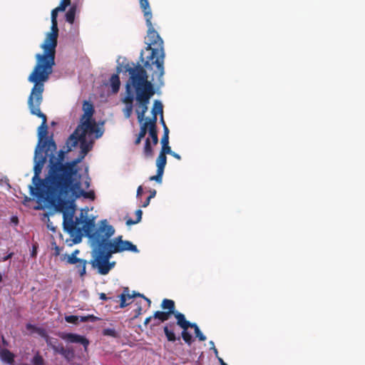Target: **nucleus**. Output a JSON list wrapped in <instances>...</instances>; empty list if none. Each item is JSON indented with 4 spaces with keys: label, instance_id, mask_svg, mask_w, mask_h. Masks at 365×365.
<instances>
[{
    "label": "nucleus",
    "instance_id": "1",
    "mask_svg": "<svg viewBox=\"0 0 365 365\" xmlns=\"http://www.w3.org/2000/svg\"><path fill=\"white\" fill-rule=\"evenodd\" d=\"M125 69L129 74V78L125 84V96L121 98L122 103L125 105L123 113L126 118H129L132 115L135 100V113L138 123H141L148 110L150 100L155 93L154 84L148 79L147 71L141 64L138 63L133 67L127 64Z\"/></svg>",
    "mask_w": 365,
    "mask_h": 365
},
{
    "label": "nucleus",
    "instance_id": "2",
    "mask_svg": "<svg viewBox=\"0 0 365 365\" xmlns=\"http://www.w3.org/2000/svg\"><path fill=\"white\" fill-rule=\"evenodd\" d=\"M114 233V227L109 225L106 220L101 221L99 232L96 235V240L93 246L94 259L92 264L98 269V272L101 274H107L115 265L114 262H109L113 254L125 251L139 252L136 245L130 241L123 240L121 235L110 240Z\"/></svg>",
    "mask_w": 365,
    "mask_h": 365
},
{
    "label": "nucleus",
    "instance_id": "3",
    "mask_svg": "<svg viewBox=\"0 0 365 365\" xmlns=\"http://www.w3.org/2000/svg\"><path fill=\"white\" fill-rule=\"evenodd\" d=\"M41 147L48 158L47 173L44 178V185L48 194L72 176L78 175L77 164L81 159L65 161L66 153L69 152L67 148L60 150L56 156L57 146L53 138H46Z\"/></svg>",
    "mask_w": 365,
    "mask_h": 365
},
{
    "label": "nucleus",
    "instance_id": "4",
    "mask_svg": "<svg viewBox=\"0 0 365 365\" xmlns=\"http://www.w3.org/2000/svg\"><path fill=\"white\" fill-rule=\"evenodd\" d=\"M148 26V43L145 47L146 51H150V54L147 57L145 61L143 58V51H141L140 59L143 65H141L145 70L152 71L153 81L156 77L158 81L163 84V77L165 73L164 61H165V51L163 46V41L155 30L151 20L145 21Z\"/></svg>",
    "mask_w": 365,
    "mask_h": 365
},
{
    "label": "nucleus",
    "instance_id": "5",
    "mask_svg": "<svg viewBox=\"0 0 365 365\" xmlns=\"http://www.w3.org/2000/svg\"><path fill=\"white\" fill-rule=\"evenodd\" d=\"M58 21H51V32L48 33L41 46L43 53L36 55V64L29 77L33 81H48L55 65L56 48L58 44Z\"/></svg>",
    "mask_w": 365,
    "mask_h": 365
},
{
    "label": "nucleus",
    "instance_id": "6",
    "mask_svg": "<svg viewBox=\"0 0 365 365\" xmlns=\"http://www.w3.org/2000/svg\"><path fill=\"white\" fill-rule=\"evenodd\" d=\"M48 203L56 211H63L68 202L81 197L93 200L95 192L93 190L85 191L81 188V182L77 175H73L66 182L48 194Z\"/></svg>",
    "mask_w": 365,
    "mask_h": 365
},
{
    "label": "nucleus",
    "instance_id": "7",
    "mask_svg": "<svg viewBox=\"0 0 365 365\" xmlns=\"http://www.w3.org/2000/svg\"><path fill=\"white\" fill-rule=\"evenodd\" d=\"M63 212V229L71 236L81 237L84 234L91 241L92 247L93 246L96 239V235L99 232V227L95 230L94 218H86L83 212H81L80 217H76L73 220V212Z\"/></svg>",
    "mask_w": 365,
    "mask_h": 365
},
{
    "label": "nucleus",
    "instance_id": "8",
    "mask_svg": "<svg viewBox=\"0 0 365 365\" xmlns=\"http://www.w3.org/2000/svg\"><path fill=\"white\" fill-rule=\"evenodd\" d=\"M28 81L34 83L30 95L28 98V106L32 115H36L41 118L42 122L38 129V137L39 148L43 144L46 138H52V137H46L48 133L47 118L46 115L41 111L40 106L43 102V93L44 91V83L48 81L36 80L32 81L28 77Z\"/></svg>",
    "mask_w": 365,
    "mask_h": 365
},
{
    "label": "nucleus",
    "instance_id": "9",
    "mask_svg": "<svg viewBox=\"0 0 365 365\" xmlns=\"http://www.w3.org/2000/svg\"><path fill=\"white\" fill-rule=\"evenodd\" d=\"M47 156L44 153V150L39 145H37L35 149L34 161L35 165L34 167V176L32 178L33 183L35 187L30 186L31 193L36 195L38 198L45 199L48 202V195L46 192V188L44 185V179H41L39 175L41 173L43 167L47 160Z\"/></svg>",
    "mask_w": 365,
    "mask_h": 365
},
{
    "label": "nucleus",
    "instance_id": "10",
    "mask_svg": "<svg viewBox=\"0 0 365 365\" xmlns=\"http://www.w3.org/2000/svg\"><path fill=\"white\" fill-rule=\"evenodd\" d=\"M87 134L88 135H94L95 138L97 139L96 131H90L89 129L86 128H81L78 130V128H76L66 142L67 151H71L72 148L76 147L78 143L80 142L81 156L78 159H81V160L87 155L93 147V140H87Z\"/></svg>",
    "mask_w": 365,
    "mask_h": 365
},
{
    "label": "nucleus",
    "instance_id": "11",
    "mask_svg": "<svg viewBox=\"0 0 365 365\" xmlns=\"http://www.w3.org/2000/svg\"><path fill=\"white\" fill-rule=\"evenodd\" d=\"M83 114L81 118L80 124L77 126L78 130L81 128L89 129L90 131L96 132V138H99L103 135V131L98 127L96 122L93 119L95 112L93 105L87 101H84L83 103Z\"/></svg>",
    "mask_w": 365,
    "mask_h": 365
},
{
    "label": "nucleus",
    "instance_id": "12",
    "mask_svg": "<svg viewBox=\"0 0 365 365\" xmlns=\"http://www.w3.org/2000/svg\"><path fill=\"white\" fill-rule=\"evenodd\" d=\"M79 253L78 250H74L71 255H66L65 259L66 262L70 264H76L78 272L81 277H83L86 274V267L87 262L85 259L78 258L76 255Z\"/></svg>",
    "mask_w": 365,
    "mask_h": 365
},
{
    "label": "nucleus",
    "instance_id": "13",
    "mask_svg": "<svg viewBox=\"0 0 365 365\" xmlns=\"http://www.w3.org/2000/svg\"><path fill=\"white\" fill-rule=\"evenodd\" d=\"M59 336L66 342L82 344L85 350L89 344V341L85 336L77 334L62 332Z\"/></svg>",
    "mask_w": 365,
    "mask_h": 365
},
{
    "label": "nucleus",
    "instance_id": "14",
    "mask_svg": "<svg viewBox=\"0 0 365 365\" xmlns=\"http://www.w3.org/2000/svg\"><path fill=\"white\" fill-rule=\"evenodd\" d=\"M26 327V329L29 331L31 333H36L42 338H43L46 340L48 345H51V339L49 337L46 331L43 328L36 327L31 324H27Z\"/></svg>",
    "mask_w": 365,
    "mask_h": 365
},
{
    "label": "nucleus",
    "instance_id": "15",
    "mask_svg": "<svg viewBox=\"0 0 365 365\" xmlns=\"http://www.w3.org/2000/svg\"><path fill=\"white\" fill-rule=\"evenodd\" d=\"M116 71L117 73L113 74L109 80L113 93H117L120 86V81L118 75L121 72V67L118 66Z\"/></svg>",
    "mask_w": 365,
    "mask_h": 365
},
{
    "label": "nucleus",
    "instance_id": "16",
    "mask_svg": "<svg viewBox=\"0 0 365 365\" xmlns=\"http://www.w3.org/2000/svg\"><path fill=\"white\" fill-rule=\"evenodd\" d=\"M140 6L143 10L145 21L151 20L152 12L148 0H140Z\"/></svg>",
    "mask_w": 365,
    "mask_h": 365
},
{
    "label": "nucleus",
    "instance_id": "17",
    "mask_svg": "<svg viewBox=\"0 0 365 365\" xmlns=\"http://www.w3.org/2000/svg\"><path fill=\"white\" fill-rule=\"evenodd\" d=\"M167 154L168 153H166L160 152V154L156 159V166L158 170L164 171L165 167L167 163Z\"/></svg>",
    "mask_w": 365,
    "mask_h": 365
},
{
    "label": "nucleus",
    "instance_id": "18",
    "mask_svg": "<svg viewBox=\"0 0 365 365\" xmlns=\"http://www.w3.org/2000/svg\"><path fill=\"white\" fill-rule=\"evenodd\" d=\"M14 354L7 349H3L0 351V358L2 361L11 364L14 361Z\"/></svg>",
    "mask_w": 365,
    "mask_h": 365
},
{
    "label": "nucleus",
    "instance_id": "19",
    "mask_svg": "<svg viewBox=\"0 0 365 365\" xmlns=\"http://www.w3.org/2000/svg\"><path fill=\"white\" fill-rule=\"evenodd\" d=\"M143 153L146 158H151L153 156L154 152L151 146V141L150 138H147L145 139L143 148Z\"/></svg>",
    "mask_w": 365,
    "mask_h": 365
},
{
    "label": "nucleus",
    "instance_id": "20",
    "mask_svg": "<svg viewBox=\"0 0 365 365\" xmlns=\"http://www.w3.org/2000/svg\"><path fill=\"white\" fill-rule=\"evenodd\" d=\"M178 324L183 329H187L190 325V322L185 319L184 314L178 312L175 314Z\"/></svg>",
    "mask_w": 365,
    "mask_h": 365
},
{
    "label": "nucleus",
    "instance_id": "21",
    "mask_svg": "<svg viewBox=\"0 0 365 365\" xmlns=\"http://www.w3.org/2000/svg\"><path fill=\"white\" fill-rule=\"evenodd\" d=\"M152 114L153 115H158V114H160V115H163V106L162 103L158 101L155 100L153 103V108L152 109Z\"/></svg>",
    "mask_w": 365,
    "mask_h": 365
},
{
    "label": "nucleus",
    "instance_id": "22",
    "mask_svg": "<svg viewBox=\"0 0 365 365\" xmlns=\"http://www.w3.org/2000/svg\"><path fill=\"white\" fill-rule=\"evenodd\" d=\"M87 319H88V317H81L80 319L78 316H75V315H69V316L65 317V320L68 323H71V324H77V323H78V322H86Z\"/></svg>",
    "mask_w": 365,
    "mask_h": 365
},
{
    "label": "nucleus",
    "instance_id": "23",
    "mask_svg": "<svg viewBox=\"0 0 365 365\" xmlns=\"http://www.w3.org/2000/svg\"><path fill=\"white\" fill-rule=\"evenodd\" d=\"M172 327L173 325L165 326L164 327V332L168 341H175L176 340V337L174 333V330Z\"/></svg>",
    "mask_w": 365,
    "mask_h": 365
},
{
    "label": "nucleus",
    "instance_id": "24",
    "mask_svg": "<svg viewBox=\"0 0 365 365\" xmlns=\"http://www.w3.org/2000/svg\"><path fill=\"white\" fill-rule=\"evenodd\" d=\"M162 307L164 309H168V312L167 313H172L175 308V303L171 299H165L162 303Z\"/></svg>",
    "mask_w": 365,
    "mask_h": 365
},
{
    "label": "nucleus",
    "instance_id": "25",
    "mask_svg": "<svg viewBox=\"0 0 365 365\" xmlns=\"http://www.w3.org/2000/svg\"><path fill=\"white\" fill-rule=\"evenodd\" d=\"M148 134L152 140L153 145H156L158 143V128L150 127L148 131Z\"/></svg>",
    "mask_w": 365,
    "mask_h": 365
},
{
    "label": "nucleus",
    "instance_id": "26",
    "mask_svg": "<svg viewBox=\"0 0 365 365\" xmlns=\"http://www.w3.org/2000/svg\"><path fill=\"white\" fill-rule=\"evenodd\" d=\"M142 215H143L142 210H137L135 211L136 219L135 220H132L131 218L127 219L126 220V225L128 226H130V225H133L138 223L139 222H140V220L142 219Z\"/></svg>",
    "mask_w": 365,
    "mask_h": 365
},
{
    "label": "nucleus",
    "instance_id": "27",
    "mask_svg": "<svg viewBox=\"0 0 365 365\" xmlns=\"http://www.w3.org/2000/svg\"><path fill=\"white\" fill-rule=\"evenodd\" d=\"M117 297H145L144 294L133 291L132 294L130 292L128 287H124L122 293L118 294Z\"/></svg>",
    "mask_w": 365,
    "mask_h": 365
},
{
    "label": "nucleus",
    "instance_id": "28",
    "mask_svg": "<svg viewBox=\"0 0 365 365\" xmlns=\"http://www.w3.org/2000/svg\"><path fill=\"white\" fill-rule=\"evenodd\" d=\"M76 7L72 6L66 14V20L71 24H73L75 19Z\"/></svg>",
    "mask_w": 365,
    "mask_h": 365
},
{
    "label": "nucleus",
    "instance_id": "29",
    "mask_svg": "<svg viewBox=\"0 0 365 365\" xmlns=\"http://www.w3.org/2000/svg\"><path fill=\"white\" fill-rule=\"evenodd\" d=\"M161 144L162 148L160 152L171 153V148L169 145V138H166L165 137H162L161 138Z\"/></svg>",
    "mask_w": 365,
    "mask_h": 365
},
{
    "label": "nucleus",
    "instance_id": "30",
    "mask_svg": "<svg viewBox=\"0 0 365 365\" xmlns=\"http://www.w3.org/2000/svg\"><path fill=\"white\" fill-rule=\"evenodd\" d=\"M68 361H71L74 359V351L72 349H64V351L61 354Z\"/></svg>",
    "mask_w": 365,
    "mask_h": 365
},
{
    "label": "nucleus",
    "instance_id": "31",
    "mask_svg": "<svg viewBox=\"0 0 365 365\" xmlns=\"http://www.w3.org/2000/svg\"><path fill=\"white\" fill-rule=\"evenodd\" d=\"M182 338L188 345H190L193 341L192 336L187 331V329L182 330Z\"/></svg>",
    "mask_w": 365,
    "mask_h": 365
},
{
    "label": "nucleus",
    "instance_id": "32",
    "mask_svg": "<svg viewBox=\"0 0 365 365\" xmlns=\"http://www.w3.org/2000/svg\"><path fill=\"white\" fill-rule=\"evenodd\" d=\"M48 346L51 347V349L54 351V352L58 353L61 355L64 351L65 348L63 346L62 344L57 343V341H55L54 343H53L51 341V345H48Z\"/></svg>",
    "mask_w": 365,
    "mask_h": 365
},
{
    "label": "nucleus",
    "instance_id": "33",
    "mask_svg": "<svg viewBox=\"0 0 365 365\" xmlns=\"http://www.w3.org/2000/svg\"><path fill=\"white\" fill-rule=\"evenodd\" d=\"M140 124V132L138 135L140 138H144L146 133L149 131L150 127L145 122H142Z\"/></svg>",
    "mask_w": 365,
    "mask_h": 365
},
{
    "label": "nucleus",
    "instance_id": "34",
    "mask_svg": "<svg viewBox=\"0 0 365 365\" xmlns=\"http://www.w3.org/2000/svg\"><path fill=\"white\" fill-rule=\"evenodd\" d=\"M163 173H164V171L157 169V174L155 175L150 176L149 178V180L150 181L154 180V181H156L158 183H161L162 182V180H163Z\"/></svg>",
    "mask_w": 365,
    "mask_h": 365
},
{
    "label": "nucleus",
    "instance_id": "35",
    "mask_svg": "<svg viewBox=\"0 0 365 365\" xmlns=\"http://www.w3.org/2000/svg\"><path fill=\"white\" fill-rule=\"evenodd\" d=\"M169 313L158 311L154 314L155 319L164 322L168 319Z\"/></svg>",
    "mask_w": 365,
    "mask_h": 365
},
{
    "label": "nucleus",
    "instance_id": "36",
    "mask_svg": "<svg viewBox=\"0 0 365 365\" xmlns=\"http://www.w3.org/2000/svg\"><path fill=\"white\" fill-rule=\"evenodd\" d=\"M145 121L148 125V126L150 128V127H153V128H157V115H153L152 116V118H145L144 119Z\"/></svg>",
    "mask_w": 365,
    "mask_h": 365
},
{
    "label": "nucleus",
    "instance_id": "37",
    "mask_svg": "<svg viewBox=\"0 0 365 365\" xmlns=\"http://www.w3.org/2000/svg\"><path fill=\"white\" fill-rule=\"evenodd\" d=\"M32 365H43V359L41 356L36 354L31 360Z\"/></svg>",
    "mask_w": 365,
    "mask_h": 365
},
{
    "label": "nucleus",
    "instance_id": "38",
    "mask_svg": "<svg viewBox=\"0 0 365 365\" xmlns=\"http://www.w3.org/2000/svg\"><path fill=\"white\" fill-rule=\"evenodd\" d=\"M133 298H120V307L123 308L133 302Z\"/></svg>",
    "mask_w": 365,
    "mask_h": 365
},
{
    "label": "nucleus",
    "instance_id": "39",
    "mask_svg": "<svg viewBox=\"0 0 365 365\" xmlns=\"http://www.w3.org/2000/svg\"><path fill=\"white\" fill-rule=\"evenodd\" d=\"M71 4V0H62L58 6L61 11H64L68 6Z\"/></svg>",
    "mask_w": 365,
    "mask_h": 365
},
{
    "label": "nucleus",
    "instance_id": "40",
    "mask_svg": "<svg viewBox=\"0 0 365 365\" xmlns=\"http://www.w3.org/2000/svg\"><path fill=\"white\" fill-rule=\"evenodd\" d=\"M195 334L196 337L198 338L200 341L206 340V336L201 332L199 327H196V329L195 330Z\"/></svg>",
    "mask_w": 365,
    "mask_h": 365
},
{
    "label": "nucleus",
    "instance_id": "41",
    "mask_svg": "<svg viewBox=\"0 0 365 365\" xmlns=\"http://www.w3.org/2000/svg\"><path fill=\"white\" fill-rule=\"evenodd\" d=\"M103 335H105V336H116V332H115V329L108 328V329H105L103 330Z\"/></svg>",
    "mask_w": 365,
    "mask_h": 365
},
{
    "label": "nucleus",
    "instance_id": "42",
    "mask_svg": "<svg viewBox=\"0 0 365 365\" xmlns=\"http://www.w3.org/2000/svg\"><path fill=\"white\" fill-rule=\"evenodd\" d=\"M61 11L58 7L55 8L51 11V21H57L58 12Z\"/></svg>",
    "mask_w": 365,
    "mask_h": 365
},
{
    "label": "nucleus",
    "instance_id": "43",
    "mask_svg": "<svg viewBox=\"0 0 365 365\" xmlns=\"http://www.w3.org/2000/svg\"><path fill=\"white\" fill-rule=\"evenodd\" d=\"M163 137H165L166 138H169V129L166 125H164L163 127Z\"/></svg>",
    "mask_w": 365,
    "mask_h": 365
},
{
    "label": "nucleus",
    "instance_id": "44",
    "mask_svg": "<svg viewBox=\"0 0 365 365\" xmlns=\"http://www.w3.org/2000/svg\"><path fill=\"white\" fill-rule=\"evenodd\" d=\"M37 247H38V245L36 244V245H33L32 252H31V256L32 257H35L36 256Z\"/></svg>",
    "mask_w": 365,
    "mask_h": 365
},
{
    "label": "nucleus",
    "instance_id": "45",
    "mask_svg": "<svg viewBox=\"0 0 365 365\" xmlns=\"http://www.w3.org/2000/svg\"><path fill=\"white\" fill-rule=\"evenodd\" d=\"M143 193V187L141 185H140L138 189H137V194H136V196L137 197H139Z\"/></svg>",
    "mask_w": 365,
    "mask_h": 365
},
{
    "label": "nucleus",
    "instance_id": "46",
    "mask_svg": "<svg viewBox=\"0 0 365 365\" xmlns=\"http://www.w3.org/2000/svg\"><path fill=\"white\" fill-rule=\"evenodd\" d=\"M170 155H171L173 157H174L175 158L178 159V160H180L181 159V157L179 154L173 152L171 150V153H169Z\"/></svg>",
    "mask_w": 365,
    "mask_h": 365
},
{
    "label": "nucleus",
    "instance_id": "47",
    "mask_svg": "<svg viewBox=\"0 0 365 365\" xmlns=\"http://www.w3.org/2000/svg\"><path fill=\"white\" fill-rule=\"evenodd\" d=\"M156 190H150V195H149V198L152 199L153 197H155V196L156 195Z\"/></svg>",
    "mask_w": 365,
    "mask_h": 365
},
{
    "label": "nucleus",
    "instance_id": "48",
    "mask_svg": "<svg viewBox=\"0 0 365 365\" xmlns=\"http://www.w3.org/2000/svg\"><path fill=\"white\" fill-rule=\"evenodd\" d=\"M150 198L149 197H147L146 200L143 202L142 207H145L150 204Z\"/></svg>",
    "mask_w": 365,
    "mask_h": 365
},
{
    "label": "nucleus",
    "instance_id": "49",
    "mask_svg": "<svg viewBox=\"0 0 365 365\" xmlns=\"http://www.w3.org/2000/svg\"><path fill=\"white\" fill-rule=\"evenodd\" d=\"M143 138H140V135H138L134 143L135 145H139Z\"/></svg>",
    "mask_w": 365,
    "mask_h": 365
},
{
    "label": "nucleus",
    "instance_id": "50",
    "mask_svg": "<svg viewBox=\"0 0 365 365\" xmlns=\"http://www.w3.org/2000/svg\"><path fill=\"white\" fill-rule=\"evenodd\" d=\"M140 312H141V307L140 306H138L136 309V314L135 315V317H137L138 315H140Z\"/></svg>",
    "mask_w": 365,
    "mask_h": 365
},
{
    "label": "nucleus",
    "instance_id": "51",
    "mask_svg": "<svg viewBox=\"0 0 365 365\" xmlns=\"http://www.w3.org/2000/svg\"><path fill=\"white\" fill-rule=\"evenodd\" d=\"M189 327L194 328V330H195L196 327H198V326L195 323H190V322Z\"/></svg>",
    "mask_w": 365,
    "mask_h": 365
},
{
    "label": "nucleus",
    "instance_id": "52",
    "mask_svg": "<svg viewBox=\"0 0 365 365\" xmlns=\"http://www.w3.org/2000/svg\"><path fill=\"white\" fill-rule=\"evenodd\" d=\"M218 361L220 362V365H227L220 357H218Z\"/></svg>",
    "mask_w": 365,
    "mask_h": 365
},
{
    "label": "nucleus",
    "instance_id": "53",
    "mask_svg": "<svg viewBox=\"0 0 365 365\" xmlns=\"http://www.w3.org/2000/svg\"><path fill=\"white\" fill-rule=\"evenodd\" d=\"M160 123H161V124H162L163 127H164V125H166V124H165V120H164V118H163V115H160Z\"/></svg>",
    "mask_w": 365,
    "mask_h": 365
},
{
    "label": "nucleus",
    "instance_id": "54",
    "mask_svg": "<svg viewBox=\"0 0 365 365\" xmlns=\"http://www.w3.org/2000/svg\"><path fill=\"white\" fill-rule=\"evenodd\" d=\"M12 255H13V253H10V254H9L7 256H6V257L4 258V261H6V260H7V259H10V258L12 257Z\"/></svg>",
    "mask_w": 365,
    "mask_h": 365
},
{
    "label": "nucleus",
    "instance_id": "55",
    "mask_svg": "<svg viewBox=\"0 0 365 365\" xmlns=\"http://www.w3.org/2000/svg\"><path fill=\"white\" fill-rule=\"evenodd\" d=\"M47 226H48V228L49 230H52L53 232H55V231H56V229H55V227H52V226H51L50 225H48Z\"/></svg>",
    "mask_w": 365,
    "mask_h": 365
},
{
    "label": "nucleus",
    "instance_id": "56",
    "mask_svg": "<svg viewBox=\"0 0 365 365\" xmlns=\"http://www.w3.org/2000/svg\"><path fill=\"white\" fill-rule=\"evenodd\" d=\"M212 350H213V351H214V353H215V356L218 358V356H217V355H218L217 349L215 347H214V348L212 349Z\"/></svg>",
    "mask_w": 365,
    "mask_h": 365
},
{
    "label": "nucleus",
    "instance_id": "57",
    "mask_svg": "<svg viewBox=\"0 0 365 365\" xmlns=\"http://www.w3.org/2000/svg\"><path fill=\"white\" fill-rule=\"evenodd\" d=\"M150 319H151V317H148V318H147V319L145 320L144 324H145V325H146V324H148V322L150 321Z\"/></svg>",
    "mask_w": 365,
    "mask_h": 365
},
{
    "label": "nucleus",
    "instance_id": "58",
    "mask_svg": "<svg viewBox=\"0 0 365 365\" xmlns=\"http://www.w3.org/2000/svg\"><path fill=\"white\" fill-rule=\"evenodd\" d=\"M210 346H211V349H212L214 347H215V344H214V342H213L212 341H210Z\"/></svg>",
    "mask_w": 365,
    "mask_h": 365
},
{
    "label": "nucleus",
    "instance_id": "59",
    "mask_svg": "<svg viewBox=\"0 0 365 365\" xmlns=\"http://www.w3.org/2000/svg\"><path fill=\"white\" fill-rule=\"evenodd\" d=\"M143 299H144L146 302H148V304H150V299H149V298L145 297V298H143Z\"/></svg>",
    "mask_w": 365,
    "mask_h": 365
},
{
    "label": "nucleus",
    "instance_id": "60",
    "mask_svg": "<svg viewBox=\"0 0 365 365\" xmlns=\"http://www.w3.org/2000/svg\"><path fill=\"white\" fill-rule=\"evenodd\" d=\"M100 297H106V294L104 293H101V294H100Z\"/></svg>",
    "mask_w": 365,
    "mask_h": 365
},
{
    "label": "nucleus",
    "instance_id": "61",
    "mask_svg": "<svg viewBox=\"0 0 365 365\" xmlns=\"http://www.w3.org/2000/svg\"><path fill=\"white\" fill-rule=\"evenodd\" d=\"M13 221L18 222V218H17V217H14V218H13Z\"/></svg>",
    "mask_w": 365,
    "mask_h": 365
},
{
    "label": "nucleus",
    "instance_id": "62",
    "mask_svg": "<svg viewBox=\"0 0 365 365\" xmlns=\"http://www.w3.org/2000/svg\"><path fill=\"white\" fill-rule=\"evenodd\" d=\"M13 221L18 222V218H17V217H14V218H13Z\"/></svg>",
    "mask_w": 365,
    "mask_h": 365
},
{
    "label": "nucleus",
    "instance_id": "63",
    "mask_svg": "<svg viewBox=\"0 0 365 365\" xmlns=\"http://www.w3.org/2000/svg\"><path fill=\"white\" fill-rule=\"evenodd\" d=\"M2 281V275L0 273V282Z\"/></svg>",
    "mask_w": 365,
    "mask_h": 365
},
{
    "label": "nucleus",
    "instance_id": "64",
    "mask_svg": "<svg viewBox=\"0 0 365 365\" xmlns=\"http://www.w3.org/2000/svg\"><path fill=\"white\" fill-rule=\"evenodd\" d=\"M101 299L106 300V299H108V298L103 297V298H101Z\"/></svg>",
    "mask_w": 365,
    "mask_h": 365
}]
</instances>
